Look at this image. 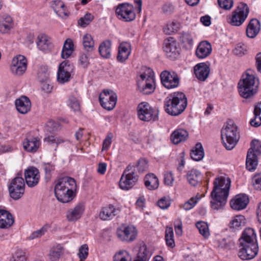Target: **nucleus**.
Masks as SVG:
<instances>
[{"label": "nucleus", "mask_w": 261, "mask_h": 261, "mask_svg": "<svg viewBox=\"0 0 261 261\" xmlns=\"http://www.w3.org/2000/svg\"><path fill=\"white\" fill-rule=\"evenodd\" d=\"M231 180L226 176H219L213 182V189L211 193V207L214 210L223 208L229 195Z\"/></svg>", "instance_id": "1"}, {"label": "nucleus", "mask_w": 261, "mask_h": 261, "mask_svg": "<svg viewBox=\"0 0 261 261\" xmlns=\"http://www.w3.org/2000/svg\"><path fill=\"white\" fill-rule=\"evenodd\" d=\"M75 180L69 176H65L56 181L55 193L57 199L61 202L71 201L75 196L76 191Z\"/></svg>", "instance_id": "2"}, {"label": "nucleus", "mask_w": 261, "mask_h": 261, "mask_svg": "<svg viewBox=\"0 0 261 261\" xmlns=\"http://www.w3.org/2000/svg\"><path fill=\"white\" fill-rule=\"evenodd\" d=\"M187 105V100L182 92H174L165 100V111L170 115L177 116L181 114Z\"/></svg>", "instance_id": "3"}, {"label": "nucleus", "mask_w": 261, "mask_h": 261, "mask_svg": "<svg viewBox=\"0 0 261 261\" xmlns=\"http://www.w3.org/2000/svg\"><path fill=\"white\" fill-rule=\"evenodd\" d=\"M139 91L145 95L152 93L155 88L154 73L147 67H143L137 81Z\"/></svg>", "instance_id": "4"}, {"label": "nucleus", "mask_w": 261, "mask_h": 261, "mask_svg": "<svg viewBox=\"0 0 261 261\" xmlns=\"http://www.w3.org/2000/svg\"><path fill=\"white\" fill-rule=\"evenodd\" d=\"M221 138L223 144L227 150L232 149L240 139L237 126L232 120L227 122L222 128Z\"/></svg>", "instance_id": "5"}, {"label": "nucleus", "mask_w": 261, "mask_h": 261, "mask_svg": "<svg viewBox=\"0 0 261 261\" xmlns=\"http://www.w3.org/2000/svg\"><path fill=\"white\" fill-rule=\"evenodd\" d=\"M256 84V78L253 74V71L251 69L247 70L242 75L241 79L238 84L239 91L240 95L248 98L256 93L254 88Z\"/></svg>", "instance_id": "6"}, {"label": "nucleus", "mask_w": 261, "mask_h": 261, "mask_svg": "<svg viewBox=\"0 0 261 261\" xmlns=\"http://www.w3.org/2000/svg\"><path fill=\"white\" fill-rule=\"evenodd\" d=\"M137 115L139 119L143 121H154L158 120L159 110L152 107L147 102L140 103L137 108Z\"/></svg>", "instance_id": "7"}, {"label": "nucleus", "mask_w": 261, "mask_h": 261, "mask_svg": "<svg viewBox=\"0 0 261 261\" xmlns=\"http://www.w3.org/2000/svg\"><path fill=\"white\" fill-rule=\"evenodd\" d=\"M138 176L136 172V167L129 165L121 177L119 181L120 188L125 190L132 188L138 181Z\"/></svg>", "instance_id": "8"}, {"label": "nucleus", "mask_w": 261, "mask_h": 261, "mask_svg": "<svg viewBox=\"0 0 261 261\" xmlns=\"http://www.w3.org/2000/svg\"><path fill=\"white\" fill-rule=\"evenodd\" d=\"M250 145L247 152L246 165L249 171H252L256 169L258 164V159L254 152L261 154V142L258 140L254 139Z\"/></svg>", "instance_id": "9"}, {"label": "nucleus", "mask_w": 261, "mask_h": 261, "mask_svg": "<svg viewBox=\"0 0 261 261\" xmlns=\"http://www.w3.org/2000/svg\"><path fill=\"white\" fill-rule=\"evenodd\" d=\"M249 12L247 5L240 3L237 8L233 11L229 18V23L233 26H240L243 24L247 18Z\"/></svg>", "instance_id": "10"}, {"label": "nucleus", "mask_w": 261, "mask_h": 261, "mask_svg": "<svg viewBox=\"0 0 261 261\" xmlns=\"http://www.w3.org/2000/svg\"><path fill=\"white\" fill-rule=\"evenodd\" d=\"M238 256L242 260H250L258 253L257 243H239Z\"/></svg>", "instance_id": "11"}, {"label": "nucleus", "mask_w": 261, "mask_h": 261, "mask_svg": "<svg viewBox=\"0 0 261 261\" xmlns=\"http://www.w3.org/2000/svg\"><path fill=\"white\" fill-rule=\"evenodd\" d=\"M25 184L22 177L16 176L13 179L9 186V191L10 197L14 199L18 200L24 194Z\"/></svg>", "instance_id": "12"}, {"label": "nucleus", "mask_w": 261, "mask_h": 261, "mask_svg": "<svg viewBox=\"0 0 261 261\" xmlns=\"http://www.w3.org/2000/svg\"><path fill=\"white\" fill-rule=\"evenodd\" d=\"M164 50L167 57L171 60L179 58L181 49L176 41L173 37H169L164 41Z\"/></svg>", "instance_id": "13"}, {"label": "nucleus", "mask_w": 261, "mask_h": 261, "mask_svg": "<svg viewBox=\"0 0 261 261\" xmlns=\"http://www.w3.org/2000/svg\"><path fill=\"white\" fill-rule=\"evenodd\" d=\"M116 13L119 19L124 21H133L136 17L133 6L126 3L119 4L116 9Z\"/></svg>", "instance_id": "14"}, {"label": "nucleus", "mask_w": 261, "mask_h": 261, "mask_svg": "<svg viewBox=\"0 0 261 261\" xmlns=\"http://www.w3.org/2000/svg\"><path fill=\"white\" fill-rule=\"evenodd\" d=\"M99 98L101 106L108 110H111L115 107L117 99L116 94L108 90H104Z\"/></svg>", "instance_id": "15"}, {"label": "nucleus", "mask_w": 261, "mask_h": 261, "mask_svg": "<svg viewBox=\"0 0 261 261\" xmlns=\"http://www.w3.org/2000/svg\"><path fill=\"white\" fill-rule=\"evenodd\" d=\"M27 67V59L23 56L19 55L12 59L10 70L13 74L20 76L25 72Z\"/></svg>", "instance_id": "16"}, {"label": "nucleus", "mask_w": 261, "mask_h": 261, "mask_svg": "<svg viewBox=\"0 0 261 261\" xmlns=\"http://www.w3.org/2000/svg\"><path fill=\"white\" fill-rule=\"evenodd\" d=\"M116 234L122 241L132 242L137 237V230L133 225L122 226L117 229Z\"/></svg>", "instance_id": "17"}, {"label": "nucleus", "mask_w": 261, "mask_h": 261, "mask_svg": "<svg viewBox=\"0 0 261 261\" xmlns=\"http://www.w3.org/2000/svg\"><path fill=\"white\" fill-rule=\"evenodd\" d=\"M161 82L163 86L167 89H172L177 87L179 83L178 75L174 72L163 71L161 75Z\"/></svg>", "instance_id": "18"}, {"label": "nucleus", "mask_w": 261, "mask_h": 261, "mask_svg": "<svg viewBox=\"0 0 261 261\" xmlns=\"http://www.w3.org/2000/svg\"><path fill=\"white\" fill-rule=\"evenodd\" d=\"M73 71V66L69 63L68 61L62 62L59 65L58 71V81L61 84L68 82L71 74Z\"/></svg>", "instance_id": "19"}, {"label": "nucleus", "mask_w": 261, "mask_h": 261, "mask_svg": "<svg viewBox=\"0 0 261 261\" xmlns=\"http://www.w3.org/2000/svg\"><path fill=\"white\" fill-rule=\"evenodd\" d=\"M24 177L27 185L30 187L36 186L40 180V174L38 169L29 167L24 171Z\"/></svg>", "instance_id": "20"}, {"label": "nucleus", "mask_w": 261, "mask_h": 261, "mask_svg": "<svg viewBox=\"0 0 261 261\" xmlns=\"http://www.w3.org/2000/svg\"><path fill=\"white\" fill-rule=\"evenodd\" d=\"M249 203L248 196L244 194H238L231 200L230 205L234 210L240 211L245 208Z\"/></svg>", "instance_id": "21"}, {"label": "nucleus", "mask_w": 261, "mask_h": 261, "mask_svg": "<svg viewBox=\"0 0 261 261\" xmlns=\"http://www.w3.org/2000/svg\"><path fill=\"white\" fill-rule=\"evenodd\" d=\"M40 139L39 137L29 136L23 142L24 149L30 152H35L40 146Z\"/></svg>", "instance_id": "22"}, {"label": "nucleus", "mask_w": 261, "mask_h": 261, "mask_svg": "<svg viewBox=\"0 0 261 261\" xmlns=\"http://www.w3.org/2000/svg\"><path fill=\"white\" fill-rule=\"evenodd\" d=\"M36 43L40 50L45 52L50 50L53 47L50 37L44 34L38 36Z\"/></svg>", "instance_id": "23"}, {"label": "nucleus", "mask_w": 261, "mask_h": 261, "mask_svg": "<svg viewBox=\"0 0 261 261\" xmlns=\"http://www.w3.org/2000/svg\"><path fill=\"white\" fill-rule=\"evenodd\" d=\"M131 53V45L127 42L121 43L118 47L117 60L120 63L124 62Z\"/></svg>", "instance_id": "24"}, {"label": "nucleus", "mask_w": 261, "mask_h": 261, "mask_svg": "<svg viewBox=\"0 0 261 261\" xmlns=\"http://www.w3.org/2000/svg\"><path fill=\"white\" fill-rule=\"evenodd\" d=\"M15 103L17 110L21 114H27L31 110V101L25 96H22L16 99Z\"/></svg>", "instance_id": "25"}, {"label": "nucleus", "mask_w": 261, "mask_h": 261, "mask_svg": "<svg viewBox=\"0 0 261 261\" xmlns=\"http://www.w3.org/2000/svg\"><path fill=\"white\" fill-rule=\"evenodd\" d=\"M14 219L8 211L0 209V228H7L13 225Z\"/></svg>", "instance_id": "26"}, {"label": "nucleus", "mask_w": 261, "mask_h": 261, "mask_svg": "<svg viewBox=\"0 0 261 261\" xmlns=\"http://www.w3.org/2000/svg\"><path fill=\"white\" fill-rule=\"evenodd\" d=\"M119 212V210L112 205L103 207L99 213V216L102 220H109L113 219Z\"/></svg>", "instance_id": "27"}, {"label": "nucleus", "mask_w": 261, "mask_h": 261, "mask_svg": "<svg viewBox=\"0 0 261 261\" xmlns=\"http://www.w3.org/2000/svg\"><path fill=\"white\" fill-rule=\"evenodd\" d=\"M212 50V45L209 42L201 41L197 47V57L199 59L205 58L211 54Z\"/></svg>", "instance_id": "28"}, {"label": "nucleus", "mask_w": 261, "mask_h": 261, "mask_svg": "<svg viewBox=\"0 0 261 261\" xmlns=\"http://www.w3.org/2000/svg\"><path fill=\"white\" fill-rule=\"evenodd\" d=\"M210 64L208 62L197 64V79L201 81H205L210 72Z\"/></svg>", "instance_id": "29"}, {"label": "nucleus", "mask_w": 261, "mask_h": 261, "mask_svg": "<svg viewBox=\"0 0 261 261\" xmlns=\"http://www.w3.org/2000/svg\"><path fill=\"white\" fill-rule=\"evenodd\" d=\"M259 21L256 19H252L248 24L246 33L248 37L253 38L256 36L260 30Z\"/></svg>", "instance_id": "30"}, {"label": "nucleus", "mask_w": 261, "mask_h": 261, "mask_svg": "<svg viewBox=\"0 0 261 261\" xmlns=\"http://www.w3.org/2000/svg\"><path fill=\"white\" fill-rule=\"evenodd\" d=\"M13 21L11 17L7 14L0 15V32L3 34L8 33L12 28Z\"/></svg>", "instance_id": "31"}, {"label": "nucleus", "mask_w": 261, "mask_h": 261, "mask_svg": "<svg viewBox=\"0 0 261 261\" xmlns=\"http://www.w3.org/2000/svg\"><path fill=\"white\" fill-rule=\"evenodd\" d=\"M239 243H257L255 231L251 228H246L239 239Z\"/></svg>", "instance_id": "32"}, {"label": "nucleus", "mask_w": 261, "mask_h": 261, "mask_svg": "<svg viewBox=\"0 0 261 261\" xmlns=\"http://www.w3.org/2000/svg\"><path fill=\"white\" fill-rule=\"evenodd\" d=\"M51 7L54 9V11L62 18L66 17L69 15V12L66 10L65 5L61 1L57 0L52 2Z\"/></svg>", "instance_id": "33"}, {"label": "nucleus", "mask_w": 261, "mask_h": 261, "mask_svg": "<svg viewBox=\"0 0 261 261\" xmlns=\"http://www.w3.org/2000/svg\"><path fill=\"white\" fill-rule=\"evenodd\" d=\"M84 211V206L82 204L76 205L74 208L70 209L67 213V219L70 221H74L79 219Z\"/></svg>", "instance_id": "34"}, {"label": "nucleus", "mask_w": 261, "mask_h": 261, "mask_svg": "<svg viewBox=\"0 0 261 261\" xmlns=\"http://www.w3.org/2000/svg\"><path fill=\"white\" fill-rule=\"evenodd\" d=\"M188 137V132L184 129H177L174 130L171 135V140L174 144L185 141Z\"/></svg>", "instance_id": "35"}, {"label": "nucleus", "mask_w": 261, "mask_h": 261, "mask_svg": "<svg viewBox=\"0 0 261 261\" xmlns=\"http://www.w3.org/2000/svg\"><path fill=\"white\" fill-rule=\"evenodd\" d=\"M179 43L184 49L190 50L193 46V38L188 33H182L179 36Z\"/></svg>", "instance_id": "36"}, {"label": "nucleus", "mask_w": 261, "mask_h": 261, "mask_svg": "<svg viewBox=\"0 0 261 261\" xmlns=\"http://www.w3.org/2000/svg\"><path fill=\"white\" fill-rule=\"evenodd\" d=\"M245 218L242 215H237L233 217L229 223V228L232 231L240 230L245 224Z\"/></svg>", "instance_id": "37"}, {"label": "nucleus", "mask_w": 261, "mask_h": 261, "mask_svg": "<svg viewBox=\"0 0 261 261\" xmlns=\"http://www.w3.org/2000/svg\"><path fill=\"white\" fill-rule=\"evenodd\" d=\"M144 183L146 187L149 190L156 189L159 185L158 178L152 173L147 174L145 176Z\"/></svg>", "instance_id": "38"}, {"label": "nucleus", "mask_w": 261, "mask_h": 261, "mask_svg": "<svg viewBox=\"0 0 261 261\" xmlns=\"http://www.w3.org/2000/svg\"><path fill=\"white\" fill-rule=\"evenodd\" d=\"M74 50V44L72 39H67L64 42L62 50L61 57L63 59H67Z\"/></svg>", "instance_id": "39"}, {"label": "nucleus", "mask_w": 261, "mask_h": 261, "mask_svg": "<svg viewBox=\"0 0 261 261\" xmlns=\"http://www.w3.org/2000/svg\"><path fill=\"white\" fill-rule=\"evenodd\" d=\"M180 27L181 24L177 21H170L164 27L163 31L167 35H171L177 32Z\"/></svg>", "instance_id": "40"}, {"label": "nucleus", "mask_w": 261, "mask_h": 261, "mask_svg": "<svg viewBox=\"0 0 261 261\" xmlns=\"http://www.w3.org/2000/svg\"><path fill=\"white\" fill-rule=\"evenodd\" d=\"M63 252V247L60 244L57 245L50 249L48 257L51 261H56L60 258Z\"/></svg>", "instance_id": "41"}, {"label": "nucleus", "mask_w": 261, "mask_h": 261, "mask_svg": "<svg viewBox=\"0 0 261 261\" xmlns=\"http://www.w3.org/2000/svg\"><path fill=\"white\" fill-rule=\"evenodd\" d=\"M253 112L254 118L251 120L250 124L257 127L261 125V102L255 106Z\"/></svg>", "instance_id": "42"}, {"label": "nucleus", "mask_w": 261, "mask_h": 261, "mask_svg": "<svg viewBox=\"0 0 261 261\" xmlns=\"http://www.w3.org/2000/svg\"><path fill=\"white\" fill-rule=\"evenodd\" d=\"M111 41L110 40H106L99 45L98 51L103 58H109L111 56Z\"/></svg>", "instance_id": "43"}, {"label": "nucleus", "mask_w": 261, "mask_h": 261, "mask_svg": "<svg viewBox=\"0 0 261 261\" xmlns=\"http://www.w3.org/2000/svg\"><path fill=\"white\" fill-rule=\"evenodd\" d=\"M150 256L146 245H143L140 247L137 258L135 261H148Z\"/></svg>", "instance_id": "44"}, {"label": "nucleus", "mask_w": 261, "mask_h": 261, "mask_svg": "<svg viewBox=\"0 0 261 261\" xmlns=\"http://www.w3.org/2000/svg\"><path fill=\"white\" fill-rule=\"evenodd\" d=\"M83 44L84 49L87 51L90 52L93 50L94 43L90 35L87 34L83 36Z\"/></svg>", "instance_id": "45"}, {"label": "nucleus", "mask_w": 261, "mask_h": 261, "mask_svg": "<svg viewBox=\"0 0 261 261\" xmlns=\"http://www.w3.org/2000/svg\"><path fill=\"white\" fill-rule=\"evenodd\" d=\"M197 228L204 238H207L210 234L208 224L204 221H197Z\"/></svg>", "instance_id": "46"}, {"label": "nucleus", "mask_w": 261, "mask_h": 261, "mask_svg": "<svg viewBox=\"0 0 261 261\" xmlns=\"http://www.w3.org/2000/svg\"><path fill=\"white\" fill-rule=\"evenodd\" d=\"M165 239L167 245L171 248L175 246L173 239V230L172 227H167L166 229Z\"/></svg>", "instance_id": "47"}, {"label": "nucleus", "mask_w": 261, "mask_h": 261, "mask_svg": "<svg viewBox=\"0 0 261 261\" xmlns=\"http://www.w3.org/2000/svg\"><path fill=\"white\" fill-rule=\"evenodd\" d=\"M49 72L47 67L41 66L38 69V78L41 83L47 81L49 80Z\"/></svg>", "instance_id": "48"}, {"label": "nucleus", "mask_w": 261, "mask_h": 261, "mask_svg": "<svg viewBox=\"0 0 261 261\" xmlns=\"http://www.w3.org/2000/svg\"><path fill=\"white\" fill-rule=\"evenodd\" d=\"M113 261H131V256L125 250H120L114 256Z\"/></svg>", "instance_id": "49"}, {"label": "nucleus", "mask_w": 261, "mask_h": 261, "mask_svg": "<svg viewBox=\"0 0 261 261\" xmlns=\"http://www.w3.org/2000/svg\"><path fill=\"white\" fill-rule=\"evenodd\" d=\"M135 166V165H133ZM136 167V172L139 174L142 173L146 171L148 169V165L147 161L144 159H140L137 163V164L135 165Z\"/></svg>", "instance_id": "50"}, {"label": "nucleus", "mask_w": 261, "mask_h": 261, "mask_svg": "<svg viewBox=\"0 0 261 261\" xmlns=\"http://www.w3.org/2000/svg\"><path fill=\"white\" fill-rule=\"evenodd\" d=\"M94 17L90 13H86L84 17L78 20V24L83 28L86 27L93 19Z\"/></svg>", "instance_id": "51"}, {"label": "nucleus", "mask_w": 261, "mask_h": 261, "mask_svg": "<svg viewBox=\"0 0 261 261\" xmlns=\"http://www.w3.org/2000/svg\"><path fill=\"white\" fill-rule=\"evenodd\" d=\"M234 243L230 239H223L218 242V246L220 248L230 249L232 247L234 246Z\"/></svg>", "instance_id": "52"}, {"label": "nucleus", "mask_w": 261, "mask_h": 261, "mask_svg": "<svg viewBox=\"0 0 261 261\" xmlns=\"http://www.w3.org/2000/svg\"><path fill=\"white\" fill-rule=\"evenodd\" d=\"M43 168L45 172V178L49 179L53 171L55 170V166L49 163H43Z\"/></svg>", "instance_id": "53"}, {"label": "nucleus", "mask_w": 261, "mask_h": 261, "mask_svg": "<svg viewBox=\"0 0 261 261\" xmlns=\"http://www.w3.org/2000/svg\"><path fill=\"white\" fill-rule=\"evenodd\" d=\"M47 231V228L45 226H43L40 229L37 230L31 233L28 237V239L32 240L37 238H39L44 234Z\"/></svg>", "instance_id": "54"}, {"label": "nucleus", "mask_w": 261, "mask_h": 261, "mask_svg": "<svg viewBox=\"0 0 261 261\" xmlns=\"http://www.w3.org/2000/svg\"><path fill=\"white\" fill-rule=\"evenodd\" d=\"M252 182L255 189L261 191V173L256 174L253 176Z\"/></svg>", "instance_id": "55"}, {"label": "nucleus", "mask_w": 261, "mask_h": 261, "mask_svg": "<svg viewBox=\"0 0 261 261\" xmlns=\"http://www.w3.org/2000/svg\"><path fill=\"white\" fill-rule=\"evenodd\" d=\"M187 180L191 186L196 185V169H192L189 171L186 175Z\"/></svg>", "instance_id": "56"}, {"label": "nucleus", "mask_w": 261, "mask_h": 261, "mask_svg": "<svg viewBox=\"0 0 261 261\" xmlns=\"http://www.w3.org/2000/svg\"><path fill=\"white\" fill-rule=\"evenodd\" d=\"M171 204L169 197H164L161 198L158 202V206L162 209L165 210L168 208Z\"/></svg>", "instance_id": "57"}, {"label": "nucleus", "mask_w": 261, "mask_h": 261, "mask_svg": "<svg viewBox=\"0 0 261 261\" xmlns=\"http://www.w3.org/2000/svg\"><path fill=\"white\" fill-rule=\"evenodd\" d=\"M68 101L69 105L72 109H73L74 111H80V102L76 97L74 96L70 97Z\"/></svg>", "instance_id": "58"}, {"label": "nucleus", "mask_w": 261, "mask_h": 261, "mask_svg": "<svg viewBox=\"0 0 261 261\" xmlns=\"http://www.w3.org/2000/svg\"><path fill=\"white\" fill-rule=\"evenodd\" d=\"M45 142H46L48 143L54 144L56 143L57 145H59L61 143H64L65 141L61 138L59 137H55L54 136H49L47 137H45L44 139Z\"/></svg>", "instance_id": "59"}, {"label": "nucleus", "mask_w": 261, "mask_h": 261, "mask_svg": "<svg viewBox=\"0 0 261 261\" xmlns=\"http://www.w3.org/2000/svg\"><path fill=\"white\" fill-rule=\"evenodd\" d=\"M88 255V247L87 244L83 245L79 249V256L81 260L85 259Z\"/></svg>", "instance_id": "60"}, {"label": "nucleus", "mask_w": 261, "mask_h": 261, "mask_svg": "<svg viewBox=\"0 0 261 261\" xmlns=\"http://www.w3.org/2000/svg\"><path fill=\"white\" fill-rule=\"evenodd\" d=\"M25 260L24 253L21 250H18L10 261H25Z\"/></svg>", "instance_id": "61"}, {"label": "nucleus", "mask_w": 261, "mask_h": 261, "mask_svg": "<svg viewBox=\"0 0 261 261\" xmlns=\"http://www.w3.org/2000/svg\"><path fill=\"white\" fill-rule=\"evenodd\" d=\"M79 60L80 65L83 68H87L89 65L88 56L85 53L81 54Z\"/></svg>", "instance_id": "62"}, {"label": "nucleus", "mask_w": 261, "mask_h": 261, "mask_svg": "<svg viewBox=\"0 0 261 261\" xmlns=\"http://www.w3.org/2000/svg\"><path fill=\"white\" fill-rule=\"evenodd\" d=\"M219 6L225 10H229L233 6L232 0H218Z\"/></svg>", "instance_id": "63"}, {"label": "nucleus", "mask_w": 261, "mask_h": 261, "mask_svg": "<svg viewBox=\"0 0 261 261\" xmlns=\"http://www.w3.org/2000/svg\"><path fill=\"white\" fill-rule=\"evenodd\" d=\"M195 204L196 197H193L182 205V207L185 210L189 211L194 207Z\"/></svg>", "instance_id": "64"}]
</instances>
